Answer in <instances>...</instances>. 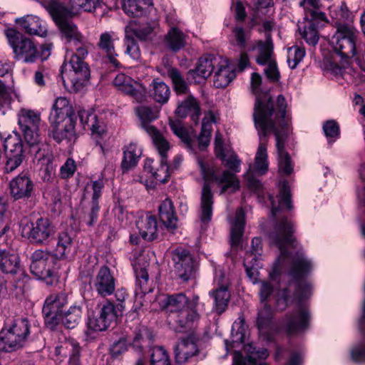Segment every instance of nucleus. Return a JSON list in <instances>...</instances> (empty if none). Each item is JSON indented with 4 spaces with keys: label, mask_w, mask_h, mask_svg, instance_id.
I'll return each instance as SVG.
<instances>
[{
    "label": "nucleus",
    "mask_w": 365,
    "mask_h": 365,
    "mask_svg": "<svg viewBox=\"0 0 365 365\" xmlns=\"http://www.w3.org/2000/svg\"><path fill=\"white\" fill-rule=\"evenodd\" d=\"M269 198L272 204V215L277 220L274 230L269 235V243L280 251V255L274 266L273 274H278L280 267L289 264L290 267L288 273L294 281L289 283L287 289H284L279 293L277 306L284 309L294 299L301 302L310 296L312 286L304 278L310 272L312 266L304 253L298 252L292 255L287 250L288 248L297 247L293 236L294 230L292 222L287 217H279L281 210H291L293 207L287 183L284 182L280 188L277 205H275L273 196L269 195Z\"/></svg>",
    "instance_id": "1"
},
{
    "label": "nucleus",
    "mask_w": 365,
    "mask_h": 365,
    "mask_svg": "<svg viewBox=\"0 0 365 365\" xmlns=\"http://www.w3.org/2000/svg\"><path fill=\"white\" fill-rule=\"evenodd\" d=\"M286 109L287 103L282 95L277 96L276 102L268 93L256 97L253 118L258 132L259 146L254 167L250 165L245 175L248 187L255 192L261 190L262 184L254 177L253 170L260 175L268 170L267 143L269 133H273L276 138L279 171L289 175L293 170L290 157L284 150L285 139L289 133V119Z\"/></svg>",
    "instance_id": "2"
},
{
    "label": "nucleus",
    "mask_w": 365,
    "mask_h": 365,
    "mask_svg": "<svg viewBox=\"0 0 365 365\" xmlns=\"http://www.w3.org/2000/svg\"><path fill=\"white\" fill-rule=\"evenodd\" d=\"M199 165L205 180L201 195L200 220L202 225H206L211 221L212 215L213 196L209 182H215L221 186L220 194L227 191L234 192L240 189V185L234 173L225 170L220 175H217L212 168H207L202 161H199Z\"/></svg>",
    "instance_id": "3"
},
{
    "label": "nucleus",
    "mask_w": 365,
    "mask_h": 365,
    "mask_svg": "<svg viewBox=\"0 0 365 365\" xmlns=\"http://www.w3.org/2000/svg\"><path fill=\"white\" fill-rule=\"evenodd\" d=\"M91 43L86 37L68 46L71 51L68 62H65L61 66V75L64 85L71 83L74 91L83 88L90 78V70L86 63L83 61L88 54Z\"/></svg>",
    "instance_id": "4"
},
{
    "label": "nucleus",
    "mask_w": 365,
    "mask_h": 365,
    "mask_svg": "<svg viewBox=\"0 0 365 365\" xmlns=\"http://www.w3.org/2000/svg\"><path fill=\"white\" fill-rule=\"evenodd\" d=\"M199 306L197 295L188 298L182 293L168 296L165 302V309L173 315L178 331L190 329L197 324L200 319Z\"/></svg>",
    "instance_id": "5"
},
{
    "label": "nucleus",
    "mask_w": 365,
    "mask_h": 365,
    "mask_svg": "<svg viewBox=\"0 0 365 365\" xmlns=\"http://www.w3.org/2000/svg\"><path fill=\"white\" fill-rule=\"evenodd\" d=\"M5 35L13 50L14 58L17 61H22L26 63H34L38 58L43 61L50 56L51 43L43 44L40 52L31 38L24 36L14 29L5 30Z\"/></svg>",
    "instance_id": "6"
},
{
    "label": "nucleus",
    "mask_w": 365,
    "mask_h": 365,
    "mask_svg": "<svg viewBox=\"0 0 365 365\" xmlns=\"http://www.w3.org/2000/svg\"><path fill=\"white\" fill-rule=\"evenodd\" d=\"M30 324L26 318H18L0 331V352H11L22 348L30 334Z\"/></svg>",
    "instance_id": "7"
},
{
    "label": "nucleus",
    "mask_w": 365,
    "mask_h": 365,
    "mask_svg": "<svg viewBox=\"0 0 365 365\" xmlns=\"http://www.w3.org/2000/svg\"><path fill=\"white\" fill-rule=\"evenodd\" d=\"M356 30L349 24H338L330 43L334 50L342 58H350L356 55Z\"/></svg>",
    "instance_id": "8"
},
{
    "label": "nucleus",
    "mask_w": 365,
    "mask_h": 365,
    "mask_svg": "<svg viewBox=\"0 0 365 365\" xmlns=\"http://www.w3.org/2000/svg\"><path fill=\"white\" fill-rule=\"evenodd\" d=\"M56 6L55 10L53 9L47 11L59 29L68 47L85 36L78 31L77 26L71 21L73 18L74 12L66 11L60 6Z\"/></svg>",
    "instance_id": "9"
},
{
    "label": "nucleus",
    "mask_w": 365,
    "mask_h": 365,
    "mask_svg": "<svg viewBox=\"0 0 365 365\" xmlns=\"http://www.w3.org/2000/svg\"><path fill=\"white\" fill-rule=\"evenodd\" d=\"M56 258L48 252L38 250L31 256V272L38 279L52 284L57 277L54 268Z\"/></svg>",
    "instance_id": "10"
},
{
    "label": "nucleus",
    "mask_w": 365,
    "mask_h": 365,
    "mask_svg": "<svg viewBox=\"0 0 365 365\" xmlns=\"http://www.w3.org/2000/svg\"><path fill=\"white\" fill-rule=\"evenodd\" d=\"M40 114L34 110L22 109L19 113V125L26 143L31 147L40 143L38 127Z\"/></svg>",
    "instance_id": "11"
},
{
    "label": "nucleus",
    "mask_w": 365,
    "mask_h": 365,
    "mask_svg": "<svg viewBox=\"0 0 365 365\" xmlns=\"http://www.w3.org/2000/svg\"><path fill=\"white\" fill-rule=\"evenodd\" d=\"M136 114L139 117L143 128L151 137L155 146L159 148L168 147V140L165 138L150 123L158 118V111L148 106H138L135 109Z\"/></svg>",
    "instance_id": "12"
},
{
    "label": "nucleus",
    "mask_w": 365,
    "mask_h": 365,
    "mask_svg": "<svg viewBox=\"0 0 365 365\" xmlns=\"http://www.w3.org/2000/svg\"><path fill=\"white\" fill-rule=\"evenodd\" d=\"M68 304V295L65 292L53 293L48 296L43 307V314L47 324L56 325L63 315V308Z\"/></svg>",
    "instance_id": "13"
},
{
    "label": "nucleus",
    "mask_w": 365,
    "mask_h": 365,
    "mask_svg": "<svg viewBox=\"0 0 365 365\" xmlns=\"http://www.w3.org/2000/svg\"><path fill=\"white\" fill-rule=\"evenodd\" d=\"M113 83L118 91L131 97L138 103H141L146 99V88L140 82L124 73L118 74Z\"/></svg>",
    "instance_id": "14"
},
{
    "label": "nucleus",
    "mask_w": 365,
    "mask_h": 365,
    "mask_svg": "<svg viewBox=\"0 0 365 365\" xmlns=\"http://www.w3.org/2000/svg\"><path fill=\"white\" fill-rule=\"evenodd\" d=\"M326 22H327L326 16L324 18H318L313 13H307L304 15L303 21L299 22L298 31L302 38L309 45L315 46L319 39L318 29Z\"/></svg>",
    "instance_id": "15"
},
{
    "label": "nucleus",
    "mask_w": 365,
    "mask_h": 365,
    "mask_svg": "<svg viewBox=\"0 0 365 365\" xmlns=\"http://www.w3.org/2000/svg\"><path fill=\"white\" fill-rule=\"evenodd\" d=\"M117 316L115 306L110 302H106L100 307L98 312L89 316L87 322L88 328L93 331L106 330Z\"/></svg>",
    "instance_id": "16"
},
{
    "label": "nucleus",
    "mask_w": 365,
    "mask_h": 365,
    "mask_svg": "<svg viewBox=\"0 0 365 365\" xmlns=\"http://www.w3.org/2000/svg\"><path fill=\"white\" fill-rule=\"evenodd\" d=\"M4 147L7 158L5 170L7 173H11L23 162V144L19 135H10L6 138Z\"/></svg>",
    "instance_id": "17"
},
{
    "label": "nucleus",
    "mask_w": 365,
    "mask_h": 365,
    "mask_svg": "<svg viewBox=\"0 0 365 365\" xmlns=\"http://www.w3.org/2000/svg\"><path fill=\"white\" fill-rule=\"evenodd\" d=\"M176 275L184 282L188 281L194 275V260L189 251L177 248L173 252Z\"/></svg>",
    "instance_id": "18"
},
{
    "label": "nucleus",
    "mask_w": 365,
    "mask_h": 365,
    "mask_svg": "<svg viewBox=\"0 0 365 365\" xmlns=\"http://www.w3.org/2000/svg\"><path fill=\"white\" fill-rule=\"evenodd\" d=\"M23 232L34 242L41 244L54 234V229L48 219L40 217L34 222L26 224L23 227Z\"/></svg>",
    "instance_id": "19"
},
{
    "label": "nucleus",
    "mask_w": 365,
    "mask_h": 365,
    "mask_svg": "<svg viewBox=\"0 0 365 365\" xmlns=\"http://www.w3.org/2000/svg\"><path fill=\"white\" fill-rule=\"evenodd\" d=\"M310 314L304 306L299 305L286 315L284 326L289 334H295L306 330L309 324Z\"/></svg>",
    "instance_id": "20"
},
{
    "label": "nucleus",
    "mask_w": 365,
    "mask_h": 365,
    "mask_svg": "<svg viewBox=\"0 0 365 365\" xmlns=\"http://www.w3.org/2000/svg\"><path fill=\"white\" fill-rule=\"evenodd\" d=\"M91 283L101 297L109 296L115 291V279L110 269L106 266L100 268Z\"/></svg>",
    "instance_id": "21"
},
{
    "label": "nucleus",
    "mask_w": 365,
    "mask_h": 365,
    "mask_svg": "<svg viewBox=\"0 0 365 365\" xmlns=\"http://www.w3.org/2000/svg\"><path fill=\"white\" fill-rule=\"evenodd\" d=\"M98 0H69V8L64 6L58 0H41L40 1L41 6L46 11H51L56 7V5L60 6L63 9L68 11H73V17L76 16L80 11L91 12L96 9Z\"/></svg>",
    "instance_id": "22"
},
{
    "label": "nucleus",
    "mask_w": 365,
    "mask_h": 365,
    "mask_svg": "<svg viewBox=\"0 0 365 365\" xmlns=\"http://www.w3.org/2000/svg\"><path fill=\"white\" fill-rule=\"evenodd\" d=\"M148 267L149 263L142 257L138 259V262L134 265V272L136 278V295L140 294L141 297H143L153 290V282L149 280Z\"/></svg>",
    "instance_id": "23"
},
{
    "label": "nucleus",
    "mask_w": 365,
    "mask_h": 365,
    "mask_svg": "<svg viewBox=\"0 0 365 365\" xmlns=\"http://www.w3.org/2000/svg\"><path fill=\"white\" fill-rule=\"evenodd\" d=\"M10 193L15 200H26L31 197L34 185L31 178L21 173L10 182Z\"/></svg>",
    "instance_id": "24"
},
{
    "label": "nucleus",
    "mask_w": 365,
    "mask_h": 365,
    "mask_svg": "<svg viewBox=\"0 0 365 365\" xmlns=\"http://www.w3.org/2000/svg\"><path fill=\"white\" fill-rule=\"evenodd\" d=\"M252 50L256 51L255 60L257 63L260 66H265L266 63L275 60L271 34L266 35L264 41L261 40L255 41Z\"/></svg>",
    "instance_id": "25"
},
{
    "label": "nucleus",
    "mask_w": 365,
    "mask_h": 365,
    "mask_svg": "<svg viewBox=\"0 0 365 365\" xmlns=\"http://www.w3.org/2000/svg\"><path fill=\"white\" fill-rule=\"evenodd\" d=\"M198 353L196 339L194 336H189L182 339L175 346V360L178 364H184L188 359Z\"/></svg>",
    "instance_id": "26"
},
{
    "label": "nucleus",
    "mask_w": 365,
    "mask_h": 365,
    "mask_svg": "<svg viewBox=\"0 0 365 365\" xmlns=\"http://www.w3.org/2000/svg\"><path fill=\"white\" fill-rule=\"evenodd\" d=\"M75 124L76 119H67L59 123H51L54 140L58 143L63 140L74 141L76 138Z\"/></svg>",
    "instance_id": "27"
},
{
    "label": "nucleus",
    "mask_w": 365,
    "mask_h": 365,
    "mask_svg": "<svg viewBox=\"0 0 365 365\" xmlns=\"http://www.w3.org/2000/svg\"><path fill=\"white\" fill-rule=\"evenodd\" d=\"M136 226L144 240L152 241L157 238L158 223L154 216L150 214L140 216L136 221Z\"/></svg>",
    "instance_id": "28"
},
{
    "label": "nucleus",
    "mask_w": 365,
    "mask_h": 365,
    "mask_svg": "<svg viewBox=\"0 0 365 365\" xmlns=\"http://www.w3.org/2000/svg\"><path fill=\"white\" fill-rule=\"evenodd\" d=\"M16 22L19 24L28 34L36 35L41 37H45L47 34L46 26L43 25L41 19L36 16L27 15L16 19Z\"/></svg>",
    "instance_id": "29"
},
{
    "label": "nucleus",
    "mask_w": 365,
    "mask_h": 365,
    "mask_svg": "<svg viewBox=\"0 0 365 365\" xmlns=\"http://www.w3.org/2000/svg\"><path fill=\"white\" fill-rule=\"evenodd\" d=\"M160 220L170 230L173 231L177 228L178 218L176 217L173 203L171 200L166 198L159 206Z\"/></svg>",
    "instance_id": "30"
},
{
    "label": "nucleus",
    "mask_w": 365,
    "mask_h": 365,
    "mask_svg": "<svg viewBox=\"0 0 365 365\" xmlns=\"http://www.w3.org/2000/svg\"><path fill=\"white\" fill-rule=\"evenodd\" d=\"M230 241L232 246H239L241 244L245 228V212L242 208H239L235 218L231 221Z\"/></svg>",
    "instance_id": "31"
},
{
    "label": "nucleus",
    "mask_w": 365,
    "mask_h": 365,
    "mask_svg": "<svg viewBox=\"0 0 365 365\" xmlns=\"http://www.w3.org/2000/svg\"><path fill=\"white\" fill-rule=\"evenodd\" d=\"M216 65H220L218 58L212 55L204 56L199 58L195 71H190L189 74L192 76L197 74L199 77L205 79L211 75Z\"/></svg>",
    "instance_id": "32"
},
{
    "label": "nucleus",
    "mask_w": 365,
    "mask_h": 365,
    "mask_svg": "<svg viewBox=\"0 0 365 365\" xmlns=\"http://www.w3.org/2000/svg\"><path fill=\"white\" fill-rule=\"evenodd\" d=\"M142 155V150L135 143H130L123 148V158L121 168L123 173L133 168L138 164Z\"/></svg>",
    "instance_id": "33"
},
{
    "label": "nucleus",
    "mask_w": 365,
    "mask_h": 365,
    "mask_svg": "<svg viewBox=\"0 0 365 365\" xmlns=\"http://www.w3.org/2000/svg\"><path fill=\"white\" fill-rule=\"evenodd\" d=\"M158 151V153L161 158L160 165L153 173V177L156 180V182L165 183L168 182L170 178L169 167L168 165L167 153L170 149V145L168 141V147L158 148L155 146Z\"/></svg>",
    "instance_id": "34"
},
{
    "label": "nucleus",
    "mask_w": 365,
    "mask_h": 365,
    "mask_svg": "<svg viewBox=\"0 0 365 365\" xmlns=\"http://www.w3.org/2000/svg\"><path fill=\"white\" fill-rule=\"evenodd\" d=\"M0 271L10 274L20 272L19 257L6 250H0Z\"/></svg>",
    "instance_id": "35"
},
{
    "label": "nucleus",
    "mask_w": 365,
    "mask_h": 365,
    "mask_svg": "<svg viewBox=\"0 0 365 365\" xmlns=\"http://www.w3.org/2000/svg\"><path fill=\"white\" fill-rule=\"evenodd\" d=\"M176 113L182 118L190 115L192 120L197 123L200 115L199 103L192 96H189L178 106Z\"/></svg>",
    "instance_id": "36"
},
{
    "label": "nucleus",
    "mask_w": 365,
    "mask_h": 365,
    "mask_svg": "<svg viewBox=\"0 0 365 365\" xmlns=\"http://www.w3.org/2000/svg\"><path fill=\"white\" fill-rule=\"evenodd\" d=\"M73 241L67 232H61L58 235L57 243L53 250V256L56 259H67L71 253Z\"/></svg>",
    "instance_id": "37"
},
{
    "label": "nucleus",
    "mask_w": 365,
    "mask_h": 365,
    "mask_svg": "<svg viewBox=\"0 0 365 365\" xmlns=\"http://www.w3.org/2000/svg\"><path fill=\"white\" fill-rule=\"evenodd\" d=\"M186 35L176 27L171 28L165 37V44L173 52L183 48L186 44Z\"/></svg>",
    "instance_id": "38"
},
{
    "label": "nucleus",
    "mask_w": 365,
    "mask_h": 365,
    "mask_svg": "<svg viewBox=\"0 0 365 365\" xmlns=\"http://www.w3.org/2000/svg\"><path fill=\"white\" fill-rule=\"evenodd\" d=\"M216 122V116L212 111H208L202 119V128L198 137L199 148L204 149L210 141L212 124Z\"/></svg>",
    "instance_id": "39"
},
{
    "label": "nucleus",
    "mask_w": 365,
    "mask_h": 365,
    "mask_svg": "<svg viewBox=\"0 0 365 365\" xmlns=\"http://www.w3.org/2000/svg\"><path fill=\"white\" fill-rule=\"evenodd\" d=\"M152 4V0H123V9L128 16L140 17Z\"/></svg>",
    "instance_id": "40"
},
{
    "label": "nucleus",
    "mask_w": 365,
    "mask_h": 365,
    "mask_svg": "<svg viewBox=\"0 0 365 365\" xmlns=\"http://www.w3.org/2000/svg\"><path fill=\"white\" fill-rule=\"evenodd\" d=\"M99 48L106 53L110 62L115 66H118L119 63L116 59L118 56L115 51L113 33L104 32L101 34L99 41L98 42Z\"/></svg>",
    "instance_id": "41"
},
{
    "label": "nucleus",
    "mask_w": 365,
    "mask_h": 365,
    "mask_svg": "<svg viewBox=\"0 0 365 365\" xmlns=\"http://www.w3.org/2000/svg\"><path fill=\"white\" fill-rule=\"evenodd\" d=\"M150 95L155 101L165 104L169 100L170 90L163 81L154 79L150 84Z\"/></svg>",
    "instance_id": "42"
},
{
    "label": "nucleus",
    "mask_w": 365,
    "mask_h": 365,
    "mask_svg": "<svg viewBox=\"0 0 365 365\" xmlns=\"http://www.w3.org/2000/svg\"><path fill=\"white\" fill-rule=\"evenodd\" d=\"M79 116L85 128L90 129L93 133L102 135L105 132L104 122L100 120L96 114L83 111Z\"/></svg>",
    "instance_id": "43"
},
{
    "label": "nucleus",
    "mask_w": 365,
    "mask_h": 365,
    "mask_svg": "<svg viewBox=\"0 0 365 365\" xmlns=\"http://www.w3.org/2000/svg\"><path fill=\"white\" fill-rule=\"evenodd\" d=\"M153 31V27L150 24L138 25L135 21H130L125 29V34L140 41L146 40Z\"/></svg>",
    "instance_id": "44"
},
{
    "label": "nucleus",
    "mask_w": 365,
    "mask_h": 365,
    "mask_svg": "<svg viewBox=\"0 0 365 365\" xmlns=\"http://www.w3.org/2000/svg\"><path fill=\"white\" fill-rule=\"evenodd\" d=\"M235 75L226 62H222L214 76V86L216 88H225L233 80Z\"/></svg>",
    "instance_id": "45"
},
{
    "label": "nucleus",
    "mask_w": 365,
    "mask_h": 365,
    "mask_svg": "<svg viewBox=\"0 0 365 365\" xmlns=\"http://www.w3.org/2000/svg\"><path fill=\"white\" fill-rule=\"evenodd\" d=\"M210 294L215 299V308L218 314L222 313L229 302L230 294L227 290V288L222 285L215 291L210 292Z\"/></svg>",
    "instance_id": "46"
},
{
    "label": "nucleus",
    "mask_w": 365,
    "mask_h": 365,
    "mask_svg": "<svg viewBox=\"0 0 365 365\" xmlns=\"http://www.w3.org/2000/svg\"><path fill=\"white\" fill-rule=\"evenodd\" d=\"M63 314L62 322L68 329H73L81 321L82 308L78 305L71 306Z\"/></svg>",
    "instance_id": "47"
},
{
    "label": "nucleus",
    "mask_w": 365,
    "mask_h": 365,
    "mask_svg": "<svg viewBox=\"0 0 365 365\" xmlns=\"http://www.w3.org/2000/svg\"><path fill=\"white\" fill-rule=\"evenodd\" d=\"M230 36V43L238 47L240 50H244L247 46V41L250 39L249 31L240 26H235L232 28Z\"/></svg>",
    "instance_id": "48"
},
{
    "label": "nucleus",
    "mask_w": 365,
    "mask_h": 365,
    "mask_svg": "<svg viewBox=\"0 0 365 365\" xmlns=\"http://www.w3.org/2000/svg\"><path fill=\"white\" fill-rule=\"evenodd\" d=\"M245 351L247 354L246 360L250 365H255L257 360L265 359L269 354L267 349H257L252 344H247L245 346Z\"/></svg>",
    "instance_id": "49"
},
{
    "label": "nucleus",
    "mask_w": 365,
    "mask_h": 365,
    "mask_svg": "<svg viewBox=\"0 0 365 365\" xmlns=\"http://www.w3.org/2000/svg\"><path fill=\"white\" fill-rule=\"evenodd\" d=\"M104 187L103 179L91 181L85 187L84 196H91V203H98V199L101 197L102 191Z\"/></svg>",
    "instance_id": "50"
},
{
    "label": "nucleus",
    "mask_w": 365,
    "mask_h": 365,
    "mask_svg": "<svg viewBox=\"0 0 365 365\" xmlns=\"http://www.w3.org/2000/svg\"><path fill=\"white\" fill-rule=\"evenodd\" d=\"M306 55V51L304 47L293 46L287 51V63L291 69H294L298 64L303 60Z\"/></svg>",
    "instance_id": "51"
},
{
    "label": "nucleus",
    "mask_w": 365,
    "mask_h": 365,
    "mask_svg": "<svg viewBox=\"0 0 365 365\" xmlns=\"http://www.w3.org/2000/svg\"><path fill=\"white\" fill-rule=\"evenodd\" d=\"M169 125L173 132L189 148L192 146V139L188 131L179 120H170Z\"/></svg>",
    "instance_id": "52"
},
{
    "label": "nucleus",
    "mask_w": 365,
    "mask_h": 365,
    "mask_svg": "<svg viewBox=\"0 0 365 365\" xmlns=\"http://www.w3.org/2000/svg\"><path fill=\"white\" fill-rule=\"evenodd\" d=\"M62 349H66L71 351L69 359L71 365H78L81 349L78 343L73 339L68 340L63 344V345L60 347H57L56 351L58 354H60Z\"/></svg>",
    "instance_id": "53"
},
{
    "label": "nucleus",
    "mask_w": 365,
    "mask_h": 365,
    "mask_svg": "<svg viewBox=\"0 0 365 365\" xmlns=\"http://www.w3.org/2000/svg\"><path fill=\"white\" fill-rule=\"evenodd\" d=\"M272 317V310L267 302L261 303L259 308L257 324L259 329H262L269 324Z\"/></svg>",
    "instance_id": "54"
},
{
    "label": "nucleus",
    "mask_w": 365,
    "mask_h": 365,
    "mask_svg": "<svg viewBox=\"0 0 365 365\" xmlns=\"http://www.w3.org/2000/svg\"><path fill=\"white\" fill-rule=\"evenodd\" d=\"M245 322L243 317H239L235 321L232 328V346L235 343H243L245 338Z\"/></svg>",
    "instance_id": "55"
},
{
    "label": "nucleus",
    "mask_w": 365,
    "mask_h": 365,
    "mask_svg": "<svg viewBox=\"0 0 365 365\" xmlns=\"http://www.w3.org/2000/svg\"><path fill=\"white\" fill-rule=\"evenodd\" d=\"M168 75L171 78L174 89L177 93H185L187 91V85L184 81L180 72L177 68H170L168 71Z\"/></svg>",
    "instance_id": "56"
},
{
    "label": "nucleus",
    "mask_w": 365,
    "mask_h": 365,
    "mask_svg": "<svg viewBox=\"0 0 365 365\" xmlns=\"http://www.w3.org/2000/svg\"><path fill=\"white\" fill-rule=\"evenodd\" d=\"M151 365H170L168 354L166 350L162 346L153 348L151 357Z\"/></svg>",
    "instance_id": "57"
},
{
    "label": "nucleus",
    "mask_w": 365,
    "mask_h": 365,
    "mask_svg": "<svg viewBox=\"0 0 365 365\" xmlns=\"http://www.w3.org/2000/svg\"><path fill=\"white\" fill-rule=\"evenodd\" d=\"M11 93L0 80V115H5L11 109Z\"/></svg>",
    "instance_id": "58"
},
{
    "label": "nucleus",
    "mask_w": 365,
    "mask_h": 365,
    "mask_svg": "<svg viewBox=\"0 0 365 365\" xmlns=\"http://www.w3.org/2000/svg\"><path fill=\"white\" fill-rule=\"evenodd\" d=\"M67 119H76L73 109L64 111L63 108H52L49 115L51 123H59V122H63Z\"/></svg>",
    "instance_id": "59"
},
{
    "label": "nucleus",
    "mask_w": 365,
    "mask_h": 365,
    "mask_svg": "<svg viewBox=\"0 0 365 365\" xmlns=\"http://www.w3.org/2000/svg\"><path fill=\"white\" fill-rule=\"evenodd\" d=\"M299 6L304 9V15L307 13H313L318 18H324L325 14L319 10L320 0H301Z\"/></svg>",
    "instance_id": "60"
},
{
    "label": "nucleus",
    "mask_w": 365,
    "mask_h": 365,
    "mask_svg": "<svg viewBox=\"0 0 365 365\" xmlns=\"http://www.w3.org/2000/svg\"><path fill=\"white\" fill-rule=\"evenodd\" d=\"M125 43L126 46L125 53L134 60H139L140 58V50L138 44L131 36L125 34Z\"/></svg>",
    "instance_id": "61"
},
{
    "label": "nucleus",
    "mask_w": 365,
    "mask_h": 365,
    "mask_svg": "<svg viewBox=\"0 0 365 365\" xmlns=\"http://www.w3.org/2000/svg\"><path fill=\"white\" fill-rule=\"evenodd\" d=\"M252 255L245 257L244 266L245 267L247 275L250 278H255L257 274V269L261 267V264L256 257H250Z\"/></svg>",
    "instance_id": "62"
},
{
    "label": "nucleus",
    "mask_w": 365,
    "mask_h": 365,
    "mask_svg": "<svg viewBox=\"0 0 365 365\" xmlns=\"http://www.w3.org/2000/svg\"><path fill=\"white\" fill-rule=\"evenodd\" d=\"M323 130L329 141H334L339 135V126L335 120H327L323 125Z\"/></svg>",
    "instance_id": "63"
},
{
    "label": "nucleus",
    "mask_w": 365,
    "mask_h": 365,
    "mask_svg": "<svg viewBox=\"0 0 365 365\" xmlns=\"http://www.w3.org/2000/svg\"><path fill=\"white\" fill-rule=\"evenodd\" d=\"M218 157L222 160L226 167L235 173L240 172L241 161L238 159L236 154L232 153L230 155L227 156L224 153H222V155L220 154V156Z\"/></svg>",
    "instance_id": "64"
}]
</instances>
